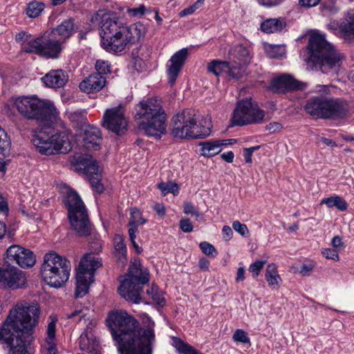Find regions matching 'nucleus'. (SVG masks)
I'll return each mask as SVG.
<instances>
[{"mask_svg": "<svg viewBox=\"0 0 354 354\" xmlns=\"http://www.w3.org/2000/svg\"><path fill=\"white\" fill-rule=\"evenodd\" d=\"M64 48V44L50 31L32 39L23 47V50L28 53H35L50 59H57Z\"/></svg>", "mask_w": 354, "mask_h": 354, "instance_id": "obj_13", "label": "nucleus"}, {"mask_svg": "<svg viewBox=\"0 0 354 354\" xmlns=\"http://www.w3.org/2000/svg\"><path fill=\"white\" fill-rule=\"evenodd\" d=\"M147 295H150L152 300L158 306L162 307L165 305L166 301L162 292L158 291L157 287L153 286L150 289L147 290Z\"/></svg>", "mask_w": 354, "mask_h": 354, "instance_id": "obj_35", "label": "nucleus"}, {"mask_svg": "<svg viewBox=\"0 0 354 354\" xmlns=\"http://www.w3.org/2000/svg\"><path fill=\"white\" fill-rule=\"evenodd\" d=\"M183 212L185 214H192L194 215L196 218L199 216V212L196 210L195 207L190 202L185 203L183 205Z\"/></svg>", "mask_w": 354, "mask_h": 354, "instance_id": "obj_49", "label": "nucleus"}, {"mask_svg": "<svg viewBox=\"0 0 354 354\" xmlns=\"http://www.w3.org/2000/svg\"><path fill=\"white\" fill-rule=\"evenodd\" d=\"M130 227L129 229V239L131 242L136 241V234L138 232L137 226L129 225Z\"/></svg>", "mask_w": 354, "mask_h": 354, "instance_id": "obj_59", "label": "nucleus"}, {"mask_svg": "<svg viewBox=\"0 0 354 354\" xmlns=\"http://www.w3.org/2000/svg\"><path fill=\"white\" fill-rule=\"evenodd\" d=\"M102 266L98 258L93 254H86L81 259L76 272L75 297H82L88 291L93 281L95 271Z\"/></svg>", "mask_w": 354, "mask_h": 354, "instance_id": "obj_14", "label": "nucleus"}, {"mask_svg": "<svg viewBox=\"0 0 354 354\" xmlns=\"http://www.w3.org/2000/svg\"><path fill=\"white\" fill-rule=\"evenodd\" d=\"M221 143L216 140H210L205 142H201V154L204 157H213L221 151L219 149Z\"/></svg>", "mask_w": 354, "mask_h": 354, "instance_id": "obj_29", "label": "nucleus"}, {"mask_svg": "<svg viewBox=\"0 0 354 354\" xmlns=\"http://www.w3.org/2000/svg\"><path fill=\"white\" fill-rule=\"evenodd\" d=\"M266 130L272 133L282 129V125L279 122H270L266 127Z\"/></svg>", "mask_w": 354, "mask_h": 354, "instance_id": "obj_52", "label": "nucleus"}, {"mask_svg": "<svg viewBox=\"0 0 354 354\" xmlns=\"http://www.w3.org/2000/svg\"><path fill=\"white\" fill-rule=\"evenodd\" d=\"M133 118L140 130L148 136L160 139L167 132V114L158 97H149L136 104Z\"/></svg>", "mask_w": 354, "mask_h": 354, "instance_id": "obj_4", "label": "nucleus"}, {"mask_svg": "<svg viewBox=\"0 0 354 354\" xmlns=\"http://www.w3.org/2000/svg\"><path fill=\"white\" fill-rule=\"evenodd\" d=\"M140 216L141 212L138 208H131L130 212L129 225L137 226V221L139 219V218H140Z\"/></svg>", "mask_w": 354, "mask_h": 354, "instance_id": "obj_45", "label": "nucleus"}, {"mask_svg": "<svg viewBox=\"0 0 354 354\" xmlns=\"http://www.w3.org/2000/svg\"><path fill=\"white\" fill-rule=\"evenodd\" d=\"M14 104L19 113L28 120L53 122L56 120L59 114L53 103L41 100L35 96L17 97Z\"/></svg>", "mask_w": 354, "mask_h": 354, "instance_id": "obj_9", "label": "nucleus"}, {"mask_svg": "<svg viewBox=\"0 0 354 354\" xmlns=\"http://www.w3.org/2000/svg\"><path fill=\"white\" fill-rule=\"evenodd\" d=\"M158 187L163 195H166L168 193H172L174 195L178 194V185L172 182L160 183L158 185Z\"/></svg>", "mask_w": 354, "mask_h": 354, "instance_id": "obj_36", "label": "nucleus"}, {"mask_svg": "<svg viewBox=\"0 0 354 354\" xmlns=\"http://www.w3.org/2000/svg\"><path fill=\"white\" fill-rule=\"evenodd\" d=\"M245 64L231 60L228 62L229 68L227 69V74L232 78L240 79L245 74Z\"/></svg>", "mask_w": 354, "mask_h": 354, "instance_id": "obj_30", "label": "nucleus"}, {"mask_svg": "<svg viewBox=\"0 0 354 354\" xmlns=\"http://www.w3.org/2000/svg\"><path fill=\"white\" fill-rule=\"evenodd\" d=\"M106 322L113 339L118 342L120 354H151L155 323L148 315H143L145 328H140L133 317L122 311L110 313Z\"/></svg>", "mask_w": 354, "mask_h": 354, "instance_id": "obj_1", "label": "nucleus"}, {"mask_svg": "<svg viewBox=\"0 0 354 354\" xmlns=\"http://www.w3.org/2000/svg\"><path fill=\"white\" fill-rule=\"evenodd\" d=\"M198 111L187 109L173 116L171 122V135L180 139H201L210 135L212 125L197 124Z\"/></svg>", "mask_w": 354, "mask_h": 354, "instance_id": "obj_7", "label": "nucleus"}, {"mask_svg": "<svg viewBox=\"0 0 354 354\" xmlns=\"http://www.w3.org/2000/svg\"><path fill=\"white\" fill-rule=\"evenodd\" d=\"M113 242L115 251L118 252L121 257H124L127 253V248L122 236L119 234L115 235Z\"/></svg>", "mask_w": 354, "mask_h": 354, "instance_id": "obj_39", "label": "nucleus"}, {"mask_svg": "<svg viewBox=\"0 0 354 354\" xmlns=\"http://www.w3.org/2000/svg\"><path fill=\"white\" fill-rule=\"evenodd\" d=\"M229 57L232 61L247 64L250 61L248 49L242 44H236L229 50Z\"/></svg>", "mask_w": 354, "mask_h": 354, "instance_id": "obj_27", "label": "nucleus"}, {"mask_svg": "<svg viewBox=\"0 0 354 354\" xmlns=\"http://www.w3.org/2000/svg\"><path fill=\"white\" fill-rule=\"evenodd\" d=\"M233 229L243 236H247L249 234V230L245 224L240 223L239 221L232 223Z\"/></svg>", "mask_w": 354, "mask_h": 354, "instance_id": "obj_44", "label": "nucleus"}, {"mask_svg": "<svg viewBox=\"0 0 354 354\" xmlns=\"http://www.w3.org/2000/svg\"><path fill=\"white\" fill-rule=\"evenodd\" d=\"M243 152L245 162L247 163L252 162V156L253 153H252L248 148H245Z\"/></svg>", "mask_w": 354, "mask_h": 354, "instance_id": "obj_63", "label": "nucleus"}, {"mask_svg": "<svg viewBox=\"0 0 354 354\" xmlns=\"http://www.w3.org/2000/svg\"><path fill=\"white\" fill-rule=\"evenodd\" d=\"M64 205L72 229L80 236H88L93 233V226L87 209L78 194L68 190L64 197Z\"/></svg>", "mask_w": 354, "mask_h": 354, "instance_id": "obj_12", "label": "nucleus"}, {"mask_svg": "<svg viewBox=\"0 0 354 354\" xmlns=\"http://www.w3.org/2000/svg\"><path fill=\"white\" fill-rule=\"evenodd\" d=\"M198 8V6H197V4H193L191 6H189L188 8H186L180 11L179 13L180 17H183L187 15L192 14L196 9Z\"/></svg>", "mask_w": 354, "mask_h": 354, "instance_id": "obj_53", "label": "nucleus"}, {"mask_svg": "<svg viewBox=\"0 0 354 354\" xmlns=\"http://www.w3.org/2000/svg\"><path fill=\"white\" fill-rule=\"evenodd\" d=\"M146 7L140 4L138 8H133L128 10V13L132 17H142L145 15Z\"/></svg>", "mask_w": 354, "mask_h": 354, "instance_id": "obj_48", "label": "nucleus"}, {"mask_svg": "<svg viewBox=\"0 0 354 354\" xmlns=\"http://www.w3.org/2000/svg\"><path fill=\"white\" fill-rule=\"evenodd\" d=\"M321 204H325L329 208L335 207L340 211H346L348 209V203L339 196L324 198L322 200Z\"/></svg>", "mask_w": 354, "mask_h": 354, "instance_id": "obj_31", "label": "nucleus"}, {"mask_svg": "<svg viewBox=\"0 0 354 354\" xmlns=\"http://www.w3.org/2000/svg\"><path fill=\"white\" fill-rule=\"evenodd\" d=\"M286 26L283 18H270L263 21L261 30L266 33H274L281 31Z\"/></svg>", "mask_w": 354, "mask_h": 354, "instance_id": "obj_28", "label": "nucleus"}, {"mask_svg": "<svg viewBox=\"0 0 354 354\" xmlns=\"http://www.w3.org/2000/svg\"><path fill=\"white\" fill-rule=\"evenodd\" d=\"M6 263H16L21 268L32 267L36 262L35 256L28 249L18 245L10 246L6 252Z\"/></svg>", "mask_w": 354, "mask_h": 354, "instance_id": "obj_18", "label": "nucleus"}, {"mask_svg": "<svg viewBox=\"0 0 354 354\" xmlns=\"http://www.w3.org/2000/svg\"><path fill=\"white\" fill-rule=\"evenodd\" d=\"M232 339L234 342L247 344L250 342V338L246 333L241 329H237L233 334Z\"/></svg>", "mask_w": 354, "mask_h": 354, "instance_id": "obj_43", "label": "nucleus"}, {"mask_svg": "<svg viewBox=\"0 0 354 354\" xmlns=\"http://www.w3.org/2000/svg\"><path fill=\"white\" fill-rule=\"evenodd\" d=\"M331 244L335 249L342 247L343 245L342 238L339 236H334L331 241Z\"/></svg>", "mask_w": 354, "mask_h": 354, "instance_id": "obj_60", "label": "nucleus"}, {"mask_svg": "<svg viewBox=\"0 0 354 354\" xmlns=\"http://www.w3.org/2000/svg\"><path fill=\"white\" fill-rule=\"evenodd\" d=\"M266 279L269 286H274L279 284V280H281L277 273V267L274 264H269L266 270Z\"/></svg>", "mask_w": 354, "mask_h": 354, "instance_id": "obj_34", "label": "nucleus"}, {"mask_svg": "<svg viewBox=\"0 0 354 354\" xmlns=\"http://www.w3.org/2000/svg\"><path fill=\"white\" fill-rule=\"evenodd\" d=\"M265 111L251 97L240 100L234 110L231 122L232 126L260 124L264 120Z\"/></svg>", "mask_w": 354, "mask_h": 354, "instance_id": "obj_15", "label": "nucleus"}, {"mask_svg": "<svg viewBox=\"0 0 354 354\" xmlns=\"http://www.w3.org/2000/svg\"><path fill=\"white\" fill-rule=\"evenodd\" d=\"M81 145L86 149L98 150L102 142V133L100 129L88 125L84 127L79 135Z\"/></svg>", "mask_w": 354, "mask_h": 354, "instance_id": "obj_21", "label": "nucleus"}, {"mask_svg": "<svg viewBox=\"0 0 354 354\" xmlns=\"http://www.w3.org/2000/svg\"><path fill=\"white\" fill-rule=\"evenodd\" d=\"M270 88L274 93H284L292 91L304 90L306 88V84L294 79L289 75H283L273 79Z\"/></svg>", "mask_w": 354, "mask_h": 354, "instance_id": "obj_20", "label": "nucleus"}, {"mask_svg": "<svg viewBox=\"0 0 354 354\" xmlns=\"http://www.w3.org/2000/svg\"><path fill=\"white\" fill-rule=\"evenodd\" d=\"M227 68H229L228 62L225 61L213 60L207 65L208 71L215 75H219L223 73H227Z\"/></svg>", "mask_w": 354, "mask_h": 354, "instance_id": "obj_32", "label": "nucleus"}, {"mask_svg": "<svg viewBox=\"0 0 354 354\" xmlns=\"http://www.w3.org/2000/svg\"><path fill=\"white\" fill-rule=\"evenodd\" d=\"M106 84V78L100 73H92L79 85L80 89L86 93H97L101 91Z\"/></svg>", "mask_w": 354, "mask_h": 354, "instance_id": "obj_23", "label": "nucleus"}, {"mask_svg": "<svg viewBox=\"0 0 354 354\" xmlns=\"http://www.w3.org/2000/svg\"><path fill=\"white\" fill-rule=\"evenodd\" d=\"M209 261L205 258H201L198 261V267L201 270L203 271H208L209 268Z\"/></svg>", "mask_w": 354, "mask_h": 354, "instance_id": "obj_54", "label": "nucleus"}, {"mask_svg": "<svg viewBox=\"0 0 354 354\" xmlns=\"http://www.w3.org/2000/svg\"><path fill=\"white\" fill-rule=\"evenodd\" d=\"M45 8V4L39 1H31L27 4L26 13L30 18H35L40 15Z\"/></svg>", "mask_w": 354, "mask_h": 354, "instance_id": "obj_33", "label": "nucleus"}, {"mask_svg": "<svg viewBox=\"0 0 354 354\" xmlns=\"http://www.w3.org/2000/svg\"><path fill=\"white\" fill-rule=\"evenodd\" d=\"M10 145L7 133L0 127V153L5 156L9 151Z\"/></svg>", "mask_w": 354, "mask_h": 354, "instance_id": "obj_38", "label": "nucleus"}, {"mask_svg": "<svg viewBox=\"0 0 354 354\" xmlns=\"http://www.w3.org/2000/svg\"><path fill=\"white\" fill-rule=\"evenodd\" d=\"M311 270L312 266L304 264L301 268L300 273L304 276H307L309 275Z\"/></svg>", "mask_w": 354, "mask_h": 354, "instance_id": "obj_64", "label": "nucleus"}, {"mask_svg": "<svg viewBox=\"0 0 354 354\" xmlns=\"http://www.w3.org/2000/svg\"><path fill=\"white\" fill-rule=\"evenodd\" d=\"M266 51L270 57H281L285 54V48L279 45H268Z\"/></svg>", "mask_w": 354, "mask_h": 354, "instance_id": "obj_37", "label": "nucleus"}, {"mask_svg": "<svg viewBox=\"0 0 354 354\" xmlns=\"http://www.w3.org/2000/svg\"><path fill=\"white\" fill-rule=\"evenodd\" d=\"M30 37V35L21 31L16 35L15 40L17 42H25Z\"/></svg>", "mask_w": 354, "mask_h": 354, "instance_id": "obj_55", "label": "nucleus"}, {"mask_svg": "<svg viewBox=\"0 0 354 354\" xmlns=\"http://www.w3.org/2000/svg\"><path fill=\"white\" fill-rule=\"evenodd\" d=\"M328 29L338 31L345 37H354V10H349L344 19L339 25L333 21L328 24Z\"/></svg>", "mask_w": 354, "mask_h": 354, "instance_id": "obj_24", "label": "nucleus"}, {"mask_svg": "<svg viewBox=\"0 0 354 354\" xmlns=\"http://www.w3.org/2000/svg\"><path fill=\"white\" fill-rule=\"evenodd\" d=\"M315 95L310 97L304 105L305 111L311 116L321 119L337 120L344 118L348 111L346 101L335 98L330 94V86L317 85Z\"/></svg>", "mask_w": 354, "mask_h": 354, "instance_id": "obj_5", "label": "nucleus"}, {"mask_svg": "<svg viewBox=\"0 0 354 354\" xmlns=\"http://www.w3.org/2000/svg\"><path fill=\"white\" fill-rule=\"evenodd\" d=\"M39 317L37 304L17 306L0 328V342L7 344L8 354H31L28 346L32 339V330Z\"/></svg>", "mask_w": 354, "mask_h": 354, "instance_id": "obj_2", "label": "nucleus"}, {"mask_svg": "<svg viewBox=\"0 0 354 354\" xmlns=\"http://www.w3.org/2000/svg\"><path fill=\"white\" fill-rule=\"evenodd\" d=\"M8 212L9 207L8 201L6 198L0 194V213H2L4 215H8Z\"/></svg>", "mask_w": 354, "mask_h": 354, "instance_id": "obj_51", "label": "nucleus"}, {"mask_svg": "<svg viewBox=\"0 0 354 354\" xmlns=\"http://www.w3.org/2000/svg\"><path fill=\"white\" fill-rule=\"evenodd\" d=\"M187 56V49L183 48L174 53L169 60L170 64H167V75L169 83L171 85H173L175 83Z\"/></svg>", "mask_w": 354, "mask_h": 354, "instance_id": "obj_22", "label": "nucleus"}, {"mask_svg": "<svg viewBox=\"0 0 354 354\" xmlns=\"http://www.w3.org/2000/svg\"><path fill=\"white\" fill-rule=\"evenodd\" d=\"M11 263H6L0 267V287H8L12 289L21 288L26 283L24 272Z\"/></svg>", "mask_w": 354, "mask_h": 354, "instance_id": "obj_19", "label": "nucleus"}, {"mask_svg": "<svg viewBox=\"0 0 354 354\" xmlns=\"http://www.w3.org/2000/svg\"><path fill=\"white\" fill-rule=\"evenodd\" d=\"M74 30V19L70 18L64 21L61 24L52 29L50 32L64 44L66 40L72 36Z\"/></svg>", "mask_w": 354, "mask_h": 354, "instance_id": "obj_26", "label": "nucleus"}, {"mask_svg": "<svg viewBox=\"0 0 354 354\" xmlns=\"http://www.w3.org/2000/svg\"><path fill=\"white\" fill-rule=\"evenodd\" d=\"M48 336L50 339H53L55 335V322L54 321L50 322L47 328Z\"/></svg>", "mask_w": 354, "mask_h": 354, "instance_id": "obj_56", "label": "nucleus"}, {"mask_svg": "<svg viewBox=\"0 0 354 354\" xmlns=\"http://www.w3.org/2000/svg\"><path fill=\"white\" fill-rule=\"evenodd\" d=\"M322 253L326 259H332L334 261L339 260L338 252L335 248L324 249Z\"/></svg>", "mask_w": 354, "mask_h": 354, "instance_id": "obj_46", "label": "nucleus"}, {"mask_svg": "<svg viewBox=\"0 0 354 354\" xmlns=\"http://www.w3.org/2000/svg\"><path fill=\"white\" fill-rule=\"evenodd\" d=\"M245 270L243 268L240 267L237 270L236 281L237 283L243 281L245 279Z\"/></svg>", "mask_w": 354, "mask_h": 354, "instance_id": "obj_61", "label": "nucleus"}, {"mask_svg": "<svg viewBox=\"0 0 354 354\" xmlns=\"http://www.w3.org/2000/svg\"><path fill=\"white\" fill-rule=\"evenodd\" d=\"M266 263V261L258 260L250 266L248 270L252 273L254 278H256L259 276Z\"/></svg>", "mask_w": 354, "mask_h": 354, "instance_id": "obj_42", "label": "nucleus"}, {"mask_svg": "<svg viewBox=\"0 0 354 354\" xmlns=\"http://www.w3.org/2000/svg\"><path fill=\"white\" fill-rule=\"evenodd\" d=\"M31 142L41 154L65 153L71 149L68 134L55 127H47L36 131Z\"/></svg>", "mask_w": 354, "mask_h": 354, "instance_id": "obj_8", "label": "nucleus"}, {"mask_svg": "<svg viewBox=\"0 0 354 354\" xmlns=\"http://www.w3.org/2000/svg\"><path fill=\"white\" fill-rule=\"evenodd\" d=\"M71 270L70 261L55 252H50L44 255L40 272L48 285L60 288L68 281Z\"/></svg>", "mask_w": 354, "mask_h": 354, "instance_id": "obj_10", "label": "nucleus"}, {"mask_svg": "<svg viewBox=\"0 0 354 354\" xmlns=\"http://www.w3.org/2000/svg\"><path fill=\"white\" fill-rule=\"evenodd\" d=\"M180 229L185 232L189 233L193 230V225L189 218H183L179 223Z\"/></svg>", "mask_w": 354, "mask_h": 354, "instance_id": "obj_47", "label": "nucleus"}, {"mask_svg": "<svg viewBox=\"0 0 354 354\" xmlns=\"http://www.w3.org/2000/svg\"><path fill=\"white\" fill-rule=\"evenodd\" d=\"M90 21L100 26L102 47L109 53L123 51L128 44L136 43L146 33L145 26L142 23L129 26L103 10L93 15Z\"/></svg>", "mask_w": 354, "mask_h": 354, "instance_id": "obj_3", "label": "nucleus"}, {"mask_svg": "<svg viewBox=\"0 0 354 354\" xmlns=\"http://www.w3.org/2000/svg\"><path fill=\"white\" fill-rule=\"evenodd\" d=\"M43 83L50 88H62L68 82V77L63 70H52L42 78Z\"/></svg>", "mask_w": 354, "mask_h": 354, "instance_id": "obj_25", "label": "nucleus"}, {"mask_svg": "<svg viewBox=\"0 0 354 354\" xmlns=\"http://www.w3.org/2000/svg\"><path fill=\"white\" fill-rule=\"evenodd\" d=\"M127 276L122 281L118 291L127 301L140 304L142 301L141 293L143 286L149 281V271L139 261H134L129 267Z\"/></svg>", "mask_w": 354, "mask_h": 354, "instance_id": "obj_11", "label": "nucleus"}, {"mask_svg": "<svg viewBox=\"0 0 354 354\" xmlns=\"http://www.w3.org/2000/svg\"><path fill=\"white\" fill-rule=\"evenodd\" d=\"M307 50L308 57L306 62L312 69L328 73L340 66L343 56L326 39L324 35L313 32L308 39Z\"/></svg>", "mask_w": 354, "mask_h": 354, "instance_id": "obj_6", "label": "nucleus"}, {"mask_svg": "<svg viewBox=\"0 0 354 354\" xmlns=\"http://www.w3.org/2000/svg\"><path fill=\"white\" fill-rule=\"evenodd\" d=\"M95 69L97 71L95 73H100L102 75L110 73L111 64L107 61L98 59L95 63Z\"/></svg>", "mask_w": 354, "mask_h": 354, "instance_id": "obj_40", "label": "nucleus"}, {"mask_svg": "<svg viewBox=\"0 0 354 354\" xmlns=\"http://www.w3.org/2000/svg\"><path fill=\"white\" fill-rule=\"evenodd\" d=\"M102 126L117 136H122L127 131L128 121L122 105L106 109L102 118Z\"/></svg>", "mask_w": 354, "mask_h": 354, "instance_id": "obj_17", "label": "nucleus"}, {"mask_svg": "<svg viewBox=\"0 0 354 354\" xmlns=\"http://www.w3.org/2000/svg\"><path fill=\"white\" fill-rule=\"evenodd\" d=\"M222 232L225 236L227 237V240L232 237L233 232L230 226L225 225L222 229Z\"/></svg>", "mask_w": 354, "mask_h": 354, "instance_id": "obj_62", "label": "nucleus"}, {"mask_svg": "<svg viewBox=\"0 0 354 354\" xmlns=\"http://www.w3.org/2000/svg\"><path fill=\"white\" fill-rule=\"evenodd\" d=\"M221 158L228 163H231L234 160V154L232 151H229L227 152H225L221 154Z\"/></svg>", "mask_w": 354, "mask_h": 354, "instance_id": "obj_57", "label": "nucleus"}, {"mask_svg": "<svg viewBox=\"0 0 354 354\" xmlns=\"http://www.w3.org/2000/svg\"><path fill=\"white\" fill-rule=\"evenodd\" d=\"M70 162L75 167V169L84 174L89 181L93 190L98 194L104 191L101 183V174L97 161L88 154L76 153L73 156Z\"/></svg>", "mask_w": 354, "mask_h": 354, "instance_id": "obj_16", "label": "nucleus"}, {"mask_svg": "<svg viewBox=\"0 0 354 354\" xmlns=\"http://www.w3.org/2000/svg\"><path fill=\"white\" fill-rule=\"evenodd\" d=\"M153 209L160 216L165 215V207L162 204L156 203L153 206Z\"/></svg>", "mask_w": 354, "mask_h": 354, "instance_id": "obj_58", "label": "nucleus"}, {"mask_svg": "<svg viewBox=\"0 0 354 354\" xmlns=\"http://www.w3.org/2000/svg\"><path fill=\"white\" fill-rule=\"evenodd\" d=\"M199 247L202 252L207 256L215 257L218 254V252L216 251L214 246L208 242H201L199 245Z\"/></svg>", "mask_w": 354, "mask_h": 354, "instance_id": "obj_41", "label": "nucleus"}, {"mask_svg": "<svg viewBox=\"0 0 354 354\" xmlns=\"http://www.w3.org/2000/svg\"><path fill=\"white\" fill-rule=\"evenodd\" d=\"M322 0H299L298 4L304 8H310L316 6Z\"/></svg>", "mask_w": 354, "mask_h": 354, "instance_id": "obj_50", "label": "nucleus"}]
</instances>
